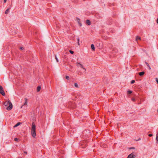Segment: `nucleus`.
I'll return each instance as SVG.
<instances>
[{"label": "nucleus", "mask_w": 158, "mask_h": 158, "mask_svg": "<svg viewBox=\"0 0 158 158\" xmlns=\"http://www.w3.org/2000/svg\"><path fill=\"white\" fill-rule=\"evenodd\" d=\"M4 104L6 106H8L6 108V109L7 110H10L12 108V104L9 100H8L7 101L5 102L4 103Z\"/></svg>", "instance_id": "1"}, {"label": "nucleus", "mask_w": 158, "mask_h": 158, "mask_svg": "<svg viewBox=\"0 0 158 158\" xmlns=\"http://www.w3.org/2000/svg\"><path fill=\"white\" fill-rule=\"evenodd\" d=\"M35 127L36 126L34 123L33 122L32 123L31 134L32 136L34 138L36 136Z\"/></svg>", "instance_id": "2"}, {"label": "nucleus", "mask_w": 158, "mask_h": 158, "mask_svg": "<svg viewBox=\"0 0 158 158\" xmlns=\"http://www.w3.org/2000/svg\"><path fill=\"white\" fill-rule=\"evenodd\" d=\"M25 102L24 104V105L21 106V108H23L24 109H25V108H26L27 106V99L26 98H25Z\"/></svg>", "instance_id": "3"}, {"label": "nucleus", "mask_w": 158, "mask_h": 158, "mask_svg": "<svg viewBox=\"0 0 158 158\" xmlns=\"http://www.w3.org/2000/svg\"><path fill=\"white\" fill-rule=\"evenodd\" d=\"M76 64H77V67H80L81 68L83 69H84L85 70V71H86V69L83 67V65L81 64H80L79 62H77L76 63Z\"/></svg>", "instance_id": "4"}, {"label": "nucleus", "mask_w": 158, "mask_h": 158, "mask_svg": "<svg viewBox=\"0 0 158 158\" xmlns=\"http://www.w3.org/2000/svg\"><path fill=\"white\" fill-rule=\"evenodd\" d=\"M0 93L2 96L5 95V93L4 90H3V87L2 86H0Z\"/></svg>", "instance_id": "5"}, {"label": "nucleus", "mask_w": 158, "mask_h": 158, "mask_svg": "<svg viewBox=\"0 0 158 158\" xmlns=\"http://www.w3.org/2000/svg\"><path fill=\"white\" fill-rule=\"evenodd\" d=\"M69 104L70 106L73 108H74L77 106L76 105L75 103L70 102L69 103Z\"/></svg>", "instance_id": "6"}, {"label": "nucleus", "mask_w": 158, "mask_h": 158, "mask_svg": "<svg viewBox=\"0 0 158 158\" xmlns=\"http://www.w3.org/2000/svg\"><path fill=\"white\" fill-rule=\"evenodd\" d=\"M135 156V155H134L133 153L129 154L127 158H133Z\"/></svg>", "instance_id": "7"}, {"label": "nucleus", "mask_w": 158, "mask_h": 158, "mask_svg": "<svg viewBox=\"0 0 158 158\" xmlns=\"http://www.w3.org/2000/svg\"><path fill=\"white\" fill-rule=\"evenodd\" d=\"M10 7L9 8H8L5 11V14H8V13H9V10L10 9Z\"/></svg>", "instance_id": "8"}, {"label": "nucleus", "mask_w": 158, "mask_h": 158, "mask_svg": "<svg viewBox=\"0 0 158 158\" xmlns=\"http://www.w3.org/2000/svg\"><path fill=\"white\" fill-rule=\"evenodd\" d=\"M86 23L88 25H90L91 24L90 21L89 20H87L86 21Z\"/></svg>", "instance_id": "9"}, {"label": "nucleus", "mask_w": 158, "mask_h": 158, "mask_svg": "<svg viewBox=\"0 0 158 158\" xmlns=\"http://www.w3.org/2000/svg\"><path fill=\"white\" fill-rule=\"evenodd\" d=\"M144 73H145L144 72H140L139 73V75L140 76H142L144 74Z\"/></svg>", "instance_id": "10"}, {"label": "nucleus", "mask_w": 158, "mask_h": 158, "mask_svg": "<svg viewBox=\"0 0 158 158\" xmlns=\"http://www.w3.org/2000/svg\"><path fill=\"white\" fill-rule=\"evenodd\" d=\"M156 143H158V133L156 134Z\"/></svg>", "instance_id": "11"}, {"label": "nucleus", "mask_w": 158, "mask_h": 158, "mask_svg": "<svg viewBox=\"0 0 158 158\" xmlns=\"http://www.w3.org/2000/svg\"><path fill=\"white\" fill-rule=\"evenodd\" d=\"M91 49L92 50H94L95 48H94V45L93 44H91Z\"/></svg>", "instance_id": "12"}, {"label": "nucleus", "mask_w": 158, "mask_h": 158, "mask_svg": "<svg viewBox=\"0 0 158 158\" xmlns=\"http://www.w3.org/2000/svg\"><path fill=\"white\" fill-rule=\"evenodd\" d=\"M40 89H41L40 86H38L37 87V92H39L40 90Z\"/></svg>", "instance_id": "13"}, {"label": "nucleus", "mask_w": 158, "mask_h": 158, "mask_svg": "<svg viewBox=\"0 0 158 158\" xmlns=\"http://www.w3.org/2000/svg\"><path fill=\"white\" fill-rule=\"evenodd\" d=\"M21 123H17L15 126H14V127H16L18 126Z\"/></svg>", "instance_id": "14"}, {"label": "nucleus", "mask_w": 158, "mask_h": 158, "mask_svg": "<svg viewBox=\"0 0 158 158\" xmlns=\"http://www.w3.org/2000/svg\"><path fill=\"white\" fill-rule=\"evenodd\" d=\"M141 40V38L139 36H136V40Z\"/></svg>", "instance_id": "15"}, {"label": "nucleus", "mask_w": 158, "mask_h": 158, "mask_svg": "<svg viewBox=\"0 0 158 158\" xmlns=\"http://www.w3.org/2000/svg\"><path fill=\"white\" fill-rule=\"evenodd\" d=\"M118 51V50H117L116 49H114L113 50V53H114V52H117Z\"/></svg>", "instance_id": "16"}, {"label": "nucleus", "mask_w": 158, "mask_h": 158, "mask_svg": "<svg viewBox=\"0 0 158 158\" xmlns=\"http://www.w3.org/2000/svg\"><path fill=\"white\" fill-rule=\"evenodd\" d=\"M132 91L131 90H128V91H127V93L128 94H131L132 93Z\"/></svg>", "instance_id": "17"}, {"label": "nucleus", "mask_w": 158, "mask_h": 158, "mask_svg": "<svg viewBox=\"0 0 158 158\" xmlns=\"http://www.w3.org/2000/svg\"><path fill=\"white\" fill-rule=\"evenodd\" d=\"M74 86L75 87H76L77 88H78V86L77 84L76 83H74Z\"/></svg>", "instance_id": "18"}, {"label": "nucleus", "mask_w": 158, "mask_h": 158, "mask_svg": "<svg viewBox=\"0 0 158 158\" xmlns=\"http://www.w3.org/2000/svg\"><path fill=\"white\" fill-rule=\"evenodd\" d=\"M55 59L56 60V61L57 62H59V60H58V59L57 58V56L56 55L55 56Z\"/></svg>", "instance_id": "19"}, {"label": "nucleus", "mask_w": 158, "mask_h": 158, "mask_svg": "<svg viewBox=\"0 0 158 158\" xmlns=\"http://www.w3.org/2000/svg\"><path fill=\"white\" fill-rule=\"evenodd\" d=\"M69 52L71 54H73L74 53L73 51L71 50H69Z\"/></svg>", "instance_id": "20"}, {"label": "nucleus", "mask_w": 158, "mask_h": 158, "mask_svg": "<svg viewBox=\"0 0 158 158\" xmlns=\"http://www.w3.org/2000/svg\"><path fill=\"white\" fill-rule=\"evenodd\" d=\"M145 63L146 64V65L148 67H149V65L148 63L147 62L145 61Z\"/></svg>", "instance_id": "21"}, {"label": "nucleus", "mask_w": 158, "mask_h": 158, "mask_svg": "<svg viewBox=\"0 0 158 158\" xmlns=\"http://www.w3.org/2000/svg\"><path fill=\"white\" fill-rule=\"evenodd\" d=\"M135 81L134 80H132L131 81V84H132L134 83H135Z\"/></svg>", "instance_id": "22"}, {"label": "nucleus", "mask_w": 158, "mask_h": 158, "mask_svg": "<svg viewBox=\"0 0 158 158\" xmlns=\"http://www.w3.org/2000/svg\"><path fill=\"white\" fill-rule=\"evenodd\" d=\"M77 43L78 45H80L79 41V38H77Z\"/></svg>", "instance_id": "23"}, {"label": "nucleus", "mask_w": 158, "mask_h": 158, "mask_svg": "<svg viewBox=\"0 0 158 158\" xmlns=\"http://www.w3.org/2000/svg\"><path fill=\"white\" fill-rule=\"evenodd\" d=\"M66 78L67 80H69V77L68 76H66Z\"/></svg>", "instance_id": "24"}, {"label": "nucleus", "mask_w": 158, "mask_h": 158, "mask_svg": "<svg viewBox=\"0 0 158 158\" xmlns=\"http://www.w3.org/2000/svg\"><path fill=\"white\" fill-rule=\"evenodd\" d=\"M131 100L132 101H133V102H135V98H132L131 99Z\"/></svg>", "instance_id": "25"}, {"label": "nucleus", "mask_w": 158, "mask_h": 158, "mask_svg": "<svg viewBox=\"0 0 158 158\" xmlns=\"http://www.w3.org/2000/svg\"><path fill=\"white\" fill-rule=\"evenodd\" d=\"M18 139L17 138H15V140L16 141H18Z\"/></svg>", "instance_id": "26"}, {"label": "nucleus", "mask_w": 158, "mask_h": 158, "mask_svg": "<svg viewBox=\"0 0 158 158\" xmlns=\"http://www.w3.org/2000/svg\"><path fill=\"white\" fill-rule=\"evenodd\" d=\"M78 23L79 24V25H80V26H81L82 25H81V23H79V21H78Z\"/></svg>", "instance_id": "27"}, {"label": "nucleus", "mask_w": 158, "mask_h": 158, "mask_svg": "<svg viewBox=\"0 0 158 158\" xmlns=\"http://www.w3.org/2000/svg\"><path fill=\"white\" fill-rule=\"evenodd\" d=\"M153 135L152 134H149L148 135V136L149 137H151Z\"/></svg>", "instance_id": "28"}, {"label": "nucleus", "mask_w": 158, "mask_h": 158, "mask_svg": "<svg viewBox=\"0 0 158 158\" xmlns=\"http://www.w3.org/2000/svg\"><path fill=\"white\" fill-rule=\"evenodd\" d=\"M20 49L21 50H23V49L24 48L23 47H20Z\"/></svg>", "instance_id": "29"}, {"label": "nucleus", "mask_w": 158, "mask_h": 158, "mask_svg": "<svg viewBox=\"0 0 158 158\" xmlns=\"http://www.w3.org/2000/svg\"><path fill=\"white\" fill-rule=\"evenodd\" d=\"M97 44H98L99 46H100V45H102V43L100 42L99 43H97Z\"/></svg>", "instance_id": "30"}, {"label": "nucleus", "mask_w": 158, "mask_h": 158, "mask_svg": "<svg viewBox=\"0 0 158 158\" xmlns=\"http://www.w3.org/2000/svg\"><path fill=\"white\" fill-rule=\"evenodd\" d=\"M156 81L157 83L158 84V79L157 78H156Z\"/></svg>", "instance_id": "31"}, {"label": "nucleus", "mask_w": 158, "mask_h": 158, "mask_svg": "<svg viewBox=\"0 0 158 158\" xmlns=\"http://www.w3.org/2000/svg\"><path fill=\"white\" fill-rule=\"evenodd\" d=\"M24 153H25L26 154H27V152H25V151H24Z\"/></svg>", "instance_id": "32"}, {"label": "nucleus", "mask_w": 158, "mask_h": 158, "mask_svg": "<svg viewBox=\"0 0 158 158\" xmlns=\"http://www.w3.org/2000/svg\"><path fill=\"white\" fill-rule=\"evenodd\" d=\"M135 149V148L134 147H132L130 148V149Z\"/></svg>", "instance_id": "33"}, {"label": "nucleus", "mask_w": 158, "mask_h": 158, "mask_svg": "<svg viewBox=\"0 0 158 158\" xmlns=\"http://www.w3.org/2000/svg\"><path fill=\"white\" fill-rule=\"evenodd\" d=\"M141 140L140 138H139V139L138 140H137V141L140 140Z\"/></svg>", "instance_id": "34"}, {"label": "nucleus", "mask_w": 158, "mask_h": 158, "mask_svg": "<svg viewBox=\"0 0 158 158\" xmlns=\"http://www.w3.org/2000/svg\"><path fill=\"white\" fill-rule=\"evenodd\" d=\"M4 3H6L7 0H4Z\"/></svg>", "instance_id": "35"}, {"label": "nucleus", "mask_w": 158, "mask_h": 158, "mask_svg": "<svg viewBox=\"0 0 158 158\" xmlns=\"http://www.w3.org/2000/svg\"><path fill=\"white\" fill-rule=\"evenodd\" d=\"M78 75H81V73H78Z\"/></svg>", "instance_id": "36"}, {"label": "nucleus", "mask_w": 158, "mask_h": 158, "mask_svg": "<svg viewBox=\"0 0 158 158\" xmlns=\"http://www.w3.org/2000/svg\"><path fill=\"white\" fill-rule=\"evenodd\" d=\"M156 22L158 24V19H157Z\"/></svg>", "instance_id": "37"}, {"label": "nucleus", "mask_w": 158, "mask_h": 158, "mask_svg": "<svg viewBox=\"0 0 158 158\" xmlns=\"http://www.w3.org/2000/svg\"><path fill=\"white\" fill-rule=\"evenodd\" d=\"M149 68V69L150 70L151 69V67H150V66H149V67H148Z\"/></svg>", "instance_id": "38"}, {"label": "nucleus", "mask_w": 158, "mask_h": 158, "mask_svg": "<svg viewBox=\"0 0 158 158\" xmlns=\"http://www.w3.org/2000/svg\"><path fill=\"white\" fill-rule=\"evenodd\" d=\"M77 19H78L79 21V19L78 18H77Z\"/></svg>", "instance_id": "39"}, {"label": "nucleus", "mask_w": 158, "mask_h": 158, "mask_svg": "<svg viewBox=\"0 0 158 158\" xmlns=\"http://www.w3.org/2000/svg\"><path fill=\"white\" fill-rule=\"evenodd\" d=\"M157 112H158V110H157Z\"/></svg>", "instance_id": "40"}, {"label": "nucleus", "mask_w": 158, "mask_h": 158, "mask_svg": "<svg viewBox=\"0 0 158 158\" xmlns=\"http://www.w3.org/2000/svg\"><path fill=\"white\" fill-rule=\"evenodd\" d=\"M0 86H1V85H0Z\"/></svg>", "instance_id": "41"}, {"label": "nucleus", "mask_w": 158, "mask_h": 158, "mask_svg": "<svg viewBox=\"0 0 158 158\" xmlns=\"http://www.w3.org/2000/svg\"><path fill=\"white\" fill-rule=\"evenodd\" d=\"M157 133H158V132Z\"/></svg>", "instance_id": "42"}]
</instances>
